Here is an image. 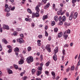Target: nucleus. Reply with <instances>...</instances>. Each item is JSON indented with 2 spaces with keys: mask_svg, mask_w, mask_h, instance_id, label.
Here are the masks:
<instances>
[{
  "mask_svg": "<svg viewBox=\"0 0 80 80\" xmlns=\"http://www.w3.org/2000/svg\"><path fill=\"white\" fill-rule=\"evenodd\" d=\"M20 29L19 28H17L16 29L17 31H20Z\"/></svg>",
  "mask_w": 80,
  "mask_h": 80,
  "instance_id": "nucleus-59",
  "label": "nucleus"
},
{
  "mask_svg": "<svg viewBox=\"0 0 80 80\" xmlns=\"http://www.w3.org/2000/svg\"><path fill=\"white\" fill-rule=\"evenodd\" d=\"M27 78V76H24L23 78H22V80H26Z\"/></svg>",
  "mask_w": 80,
  "mask_h": 80,
  "instance_id": "nucleus-29",
  "label": "nucleus"
},
{
  "mask_svg": "<svg viewBox=\"0 0 80 80\" xmlns=\"http://www.w3.org/2000/svg\"><path fill=\"white\" fill-rule=\"evenodd\" d=\"M47 18H48V16L47 15H44L42 19L45 20V19H47Z\"/></svg>",
  "mask_w": 80,
  "mask_h": 80,
  "instance_id": "nucleus-14",
  "label": "nucleus"
},
{
  "mask_svg": "<svg viewBox=\"0 0 80 80\" xmlns=\"http://www.w3.org/2000/svg\"><path fill=\"white\" fill-rule=\"evenodd\" d=\"M38 13V12H37L35 13V17H38L40 16V15Z\"/></svg>",
  "mask_w": 80,
  "mask_h": 80,
  "instance_id": "nucleus-26",
  "label": "nucleus"
},
{
  "mask_svg": "<svg viewBox=\"0 0 80 80\" xmlns=\"http://www.w3.org/2000/svg\"><path fill=\"white\" fill-rule=\"evenodd\" d=\"M48 0H42V1L45 4L47 3V1H48Z\"/></svg>",
  "mask_w": 80,
  "mask_h": 80,
  "instance_id": "nucleus-42",
  "label": "nucleus"
},
{
  "mask_svg": "<svg viewBox=\"0 0 80 80\" xmlns=\"http://www.w3.org/2000/svg\"><path fill=\"white\" fill-rule=\"evenodd\" d=\"M70 23L69 22V23H67V22H65L64 23V25L66 26H69V25H70Z\"/></svg>",
  "mask_w": 80,
  "mask_h": 80,
  "instance_id": "nucleus-20",
  "label": "nucleus"
},
{
  "mask_svg": "<svg viewBox=\"0 0 80 80\" xmlns=\"http://www.w3.org/2000/svg\"><path fill=\"white\" fill-rule=\"evenodd\" d=\"M70 70V68H68L66 70V72H68Z\"/></svg>",
  "mask_w": 80,
  "mask_h": 80,
  "instance_id": "nucleus-41",
  "label": "nucleus"
},
{
  "mask_svg": "<svg viewBox=\"0 0 80 80\" xmlns=\"http://www.w3.org/2000/svg\"><path fill=\"white\" fill-rule=\"evenodd\" d=\"M79 65H80V60H79V62H78V66H79Z\"/></svg>",
  "mask_w": 80,
  "mask_h": 80,
  "instance_id": "nucleus-61",
  "label": "nucleus"
},
{
  "mask_svg": "<svg viewBox=\"0 0 80 80\" xmlns=\"http://www.w3.org/2000/svg\"><path fill=\"white\" fill-rule=\"evenodd\" d=\"M62 18L61 16H60L59 18V21H61L62 20Z\"/></svg>",
  "mask_w": 80,
  "mask_h": 80,
  "instance_id": "nucleus-50",
  "label": "nucleus"
},
{
  "mask_svg": "<svg viewBox=\"0 0 80 80\" xmlns=\"http://www.w3.org/2000/svg\"><path fill=\"white\" fill-rule=\"evenodd\" d=\"M74 12V11L72 12L71 15L69 17V20L70 21H71L73 18V15Z\"/></svg>",
  "mask_w": 80,
  "mask_h": 80,
  "instance_id": "nucleus-6",
  "label": "nucleus"
},
{
  "mask_svg": "<svg viewBox=\"0 0 80 80\" xmlns=\"http://www.w3.org/2000/svg\"><path fill=\"white\" fill-rule=\"evenodd\" d=\"M17 32H15L13 33V34L14 35H17Z\"/></svg>",
  "mask_w": 80,
  "mask_h": 80,
  "instance_id": "nucleus-63",
  "label": "nucleus"
},
{
  "mask_svg": "<svg viewBox=\"0 0 80 80\" xmlns=\"http://www.w3.org/2000/svg\"><path fill=\"white\" fill-rule=\"evenodd\" d=\"M25 71H24L23 72H22L20 74V76L22 77V76H23V75H24V74H25Z\"/></svg>",
  "mask_w": 80,
  "mask_h": 80,
  "instance_id": "nucleus-31",
  "label": "nucleus"
},
{
  "mask_svg": "<svg viewBox=\"0 0 80 80\" xmlns=\"http://www.w3.org/2000/svg\"><path fill=\"white\" fill-rule=\"evenodd\" d=\"M28 52H30V51H31V50H32V48H31V47L30 46H29L28 48Z\"/></svg>",
  "mask_w": 80,
  "mask_h": 80,
  "instance_id": "nucleus-25",
  "label": "nucleus"
},
{
  "mask_svg": "<svg viewBox=\"0 0 80 80\" xmlns=\"http://www.w3.org/2000/svg\"><path fill=\"white\" fill-rule=\"evenodd\" d=\"M5 8H6L4 10L5 12H8L10 11V8L8 7V5L7 4H6L5 5Z\"/></svg>",
  "mask_w": 80,
  "mask_h": 80,
  "instance_id": "nucleus-3",
  "label": "nucleus"
},
{
  "mask_svg": "<svg viewBox=\"0 0 80 80\" xmlns=\"http://www.w3.org/2000/svg\"><path fill=\"white\" fill-rule=\"evenodd\" d=\"M13 66L14 67H15V69H16L17 70V69L18 68V66L16 64H14Z\"/></svg>",
  "mask_w": 80,
  "mask_h": 80,
  "instance_id": "nucleus-24",
  "label": "nucleus"
},
{
  "mask_svg": "<svg viewBox=\"0 0 80 80\" xmlns=\"http://www.w3.org/2000/svg\"><path fill=\"white\" fill-rule=\"evenodd\" d=\"M45 48L47 50L48 52H50L51 50H50V45H47L45 47Z\"/></svg>",
  "mask_w": 80,
  "mask_h": 80,
  "instance_id": "nucleus-7",
  "label": "nucleus"
},
{
  "mask_svg": "<svg viewBox=\"0 0 80 80\" xmlns=\"http://www.w3.org/2000/svg\"><path fill=\"white\" fill-rule=\"evenodd\" d=\"M54 51L55 53H57L58 51V47H56V48L54 49Z\"/></svg>",
  "mask_w": 80,
  "mask_h": 80,
  "instance_id": "nucleus-15",
  "label": "nucleus"
},
{
  "mask_svg": "<svg viewBox=\"0 0 80 80\" xmlns=\"http://www.w3.org/2000/svg\"><path fill=\"white\" fill-rule=\"evenodd\" d=\"M66 15L67 17H69V13L68 12H66Z\"/></svg>",
  "mask_w": 80,
  "mask_h": 80,
  "instance_id": "nucleus-47",
  "label": "nucleus"
},
{
  "mask_svg": "<svg viewBox=\"0 0 80 80\" xmlns=\"http://www.w3.org/2000/svg\"><path fill=\"white\" fill-rule=\"evenodd\" d=\"M54 20L56 21V22H57L58 21V18L57 16H56L54 17Z\"/></svg>",
  "mask_w": 80,
  "mask_h": 80,
  "instance_id": "nucleus-16",
  "label": "nucleus"
},
{
  "mask_svg": "<svg viewBox=\"0 0 80 80\" xmlns=\"http://www.w3.org/2000/svg\"><path fill=\"white\" fill-rule=\"evenodd\" d=\"M58 28H54V31L55 32H58Z\"/></svg>",
  "mask_w": 80,
  "mask_h": 80,
  "instance_id": "nucleus-36",
  "label": "nucleus"
},
{
  "mask_svg": "<svg viewBox=\"0 0 80 80\" xmlns=\"http://www.w3.org/2000/svg\"><path fill=\"white\" fill-rule=\"evenodd\" d=\"M45 36H46V37H47L48 36V33H47V31H45Z\"/></svg>",
  "mask_w": 80,
  "mask_h": 80,
  "instance_id": "nucleus-45",
  "label": "nucleus"
},
{
  "mask_svg": "<svg viewBox=\"0 0 80 80\" xmlns=\"http://www.w3.org/2000/svg\"><path fill=\"white\" fill-rule=\"evenodd\" d=\"M42 35H39L38 36V37L39 38H42Z\"/></svg>",
  "mask_w": 80,
  "mask_h": 80,
  "instance_id": "nucleus-43",
  "label": "nucleus"
},
{
  "mask_svg": "<svg viewBox=\"0 0 80 80\" xmlns=\"http://www.w3.org/2000/svg\"><path fill=\"white\" fill-rule=\"evenodd\" d=\"M55 25V22L53 21L51 23V25L52 26H53Z\"/></svg>",
  "mask_w": 80,
  "mask_h": 80,
  "instance_id": "nucleus-27",
  "label": "nucleus"
},
{
  "mask_svg": "<svg viewBox=\"0 0 80 80\" xmlns=\"http://www.w3.org/2000/svg\"><path fill=\"white\" fill-rule=\"evenodd\" d=\"M70 32H71V31L70 29H68L65 31L63 34L64 37H65V40H66L67 38H68V34L67 33L70 34Z\"/></svg>",
  "mask_w": 80,
  "mask_h": 80,
  "instance_id": "nucleus-1",
  "label": "nucleus"
},
{
  "mask_svg": "<svg viewBox=\"0 0 80 80\" xmlns=\"http://www.w3.org/2000/svg\"><path fill=\"white\" fill-rule=\"evenodd\" d=\"M52 74L53 75L52 79H55V73L54 72H52Z\"/></svg>",
  "mask_w": 80,
  "mask_h": 80,
  "instance_id": "nucleus-12",
  "label": "nucleus"
},
{
  "mask_svg": "<svg viewBox=\"0 0 80 80\" xmlns=\"http://www.w3.org/2000/svg\"><path fill=\"white\" fill-rule=\"evenodd\" d=\"M20 36L21 37V38H23L24 37L23 34H21L20 35Z\"/></svg>",
  "mask_w": 80,
  "mask_h": 80,
  "instance_id": "nucleus-48",
  "label": "nucleus"
},
{
  "mask_svg": "<svg viewBox=\"0 0 80 80\" xmlns=\"http://www.w3.org/2000/svg\"><path fill=\"white\" fill-rule=\"evenodd\" d=\"M68 47V45L67 44H65L64 46V48H65V47Z\"/></svg>",
  "mask_w": 80,
  "mask_h": 80,
  "instance_id": "nucleus-46",
  "label": "nucleus"
},
{
  "mask_svg": "<svg viewBox=\"0 0 80 80\" xmlns=\"http://www.w3.org/2000/svg\"><path fill=\"white\" fill-rule=\"evenodd\" d=\"M77 16H78V13H77V12H75L73 15V18H74V19H75L76 18H77Z\"/></svg>",
  "mask_w": 80,
  "mask_h": 80,
  "instance_id": "nucleus-8",
  "label": "nucleus"
},
{
  "mask_svg": "<svg viewBox=\"0 0 80 80\" xmlns=\"http://www.w3.org/2000/svg\"><path fill=\"white\" fill-rule=\"evenodd\" d=\"M35 72H36V70L34 68L32 69L31 70L32 73V75H34L35 73Z\"/></svg>",
  "mask_w": 80,
  "mask_h": 80,
  "instance_id": "nucleus-11",
  "label": "nucleus"
},
{
  "mask_svg": "<svg viewBox=\"0 0 80 80\" xmlns=\"http://www.w3.org/2000/svg\"><path fill=\"white\" fill-rule=\"evenodd\" d=\"M45 74H46L47 75H48V74L49 73V72H48V71H46L45 72Z\"/></svg>",
  "mask_w": 80,
  "mask_h": 80,
  "instance_id": "nucleus-49",
  "label": "nucleus"
},
{
  "mask_svg": "<svg viewBox=\"0 0 80 80\" xmlns=\"http://www.w3.org/2000/svg\"><path fill=\"white\" fill-rule=\"evenodd\" d=\"M24 43V41L23 40L22 38H20V43Z\"/></svg>",
  "mask_w": 80,
  "mask_h": 80,
  "instance_id": "nucleus-34",
  "label": "nucleus"
},
{
  "mask_svg": "<svg viewBox=\"0 0 80 80\" xmlns=\"http://www.w3.org/2000/svg\"><path fill=\"white\" fill-rule=\"evenodd\" d=\"M62 53L63 55H65V50H63L62 51Z\"/></svg>",
  "mask_w": 80,
  "mask_h": 80,
  "instance_id": "nucleus-33",
  "label": "nucleus"
},
{
  "mask_svg": "<svg viewBox=\"0 0 80 80\" xmlns=\"http://www.w3.org/2000/svg\"><path fill=\"white\" fill-rule=\"evenodd\" d=\"M41 6V4L39 3V5H37V7H36L35 9L37 11V12L38 13H39V11H40V9H39V7H40Z\"/></svg>",
  "mask_w": 80,
  "mask_h": 80,
  "instance_id": "nucleus-4",
  "label": "nucleus"
},
{
  "mask_svg": "<svg viewBox=\"0 0 80 80\" xmlns=\"http://www.w3.org/2000/svg\"><path fill=\"white\" fill-rule=\"evenodd\" d=\"M8 72L9 74H12L13 73V72L11 70L8 71Z\"/></svg>",
  "mask_w": 80,
  "mask_h": 80,
  "instance_id": "nucleus-28",
  "label": "nucleus"
},
{
  "mask_svg": "<svg viewBox=\"0 0 80 80\" xmlns=\"http://www.w3.org/2000/svg\"><path fill=\"white\" fill-rule=\"evenodd\" d=\"M32 27H35V23H32Z\"/></svg>",
  "mask_w": 80,
  "mask_h": 80,
  "instance_id": "nucleus-52",
  "label": "nucleus"
},
{
  "mask_svg": "<svg viewBox=\"0 0 80 80\" xmlns=\"http://www.w3.org/2000/svg\"><path fill=\"white\" fill-rule=\"evenodd\" d=\"M26 61L28 63H30L33 61V58L32 56L28 57L26 59Z\"/></svg>",
  "mask_w": 80,
  "mask_h": 80,
  "instance_id": "nucleus-2",
  "label": "nucleus"
},
{
  "mask_svg": "<svg viewBox=\"0 0 80 80\" xmlns=\"http://www.w3.org/2000/svg\"><path fill=\"white\" fill-rule=\"evenodd\" d=\"M38 69L39 70H40V71H41L42 72V68L41 67H39L38 68Z\"/></svg>",
  "mask_w": 80,
  "mask_h": 80,
  "instance_id": "nucleus-30",
  "label": "nucleus"
},
{
  "mask_svg": "<svg viewBox=\"0 0 80 80\" xmlns=\"http://www.w3.org/2000/svg\"><path fill=\"white\" fill-rule=\"evenodd\" d=\"M76 2H77V0H72V3L73 4H74V3H76Z\"/></svg>",
  "mask_w": 80,
  "mask_h": 80,
  "instance_id": "nucleus-38",
  "label": "nucleus"
},
{
  "mask_svg": "<svg viewBox=\"0 0 80 80\" xmlns=\"http://www.w3.org/2000/svg\"><path fill=\"white\" fill-rule=\"evenodd\" d=\"M35 16V13L33 12L32 13V18H34Z\"/></svg>",
  "mask_w": 80,
  "mask_h": 80,
  "instance_id": "nucleus-37",
  "label": "nucleus"
},
{
  "mask_svg": "<svg viewBox=\"0 0 80 80\" xmlns=\"http://www.w3.org/2000/svg\"><path fill=\"white\" fill-rule=\"evenodd\" d=\"M62 34L63 33H62V32H60L58 34V38H61L62 37Z\"/></svg>",
  "mask_w": 80,
  "mask_h": 80,
  "instance_id": "nucleus-10",
  "label": "nucleus"
},
{
  "mask_svg": "<svg viewBox=\"0 0 80 80\" xmlns=\"http://www.w3.org/2000/svg\"><path fill=\"white\" fill-rule=\"evenodd\" d=\"M62 20L63 22H65L66 20V18L65 16H63L62 18Z\"/></svg>",
  "mask_w": 80,
  "mask_h": 80,
  "instance_id": "nucleus-23",
  "label": "nucleus"
},
{
  "mask_svg": "<svg viewBox=\"0 0 80 80\" xmlns=\"http://www.w3.org/2000/svg\"><path fill=\"white\" fill-rule=\"evenodd\" d=\"M2 47L1 44H0V51H2Z\"/></svg>",
  "mask_w": 80,
  "mask_h": 80,
  "instance_id": "nucleus-51",
  "label": "nucleus"
},
{
  "mask_svg": "<svg viewBox=\"0 0 80 80\" xmlns=\"http://www.w3.org/2000/svg\"><path fill=\"white\" fill-rule=\"evenodd\" d=\"M59 12L61 13H62V8H60Z\"/></svg>",
  "mask_w": 80,
  "mask_h": 80,
  "instance_id": "nucleus-55",
  "label": "nucleus"
},
{
  "mask_svg": "<svg viewBox=\"0 0 80 80\" xmlns=\"http://www.w3.org/2000/svg\"><path fill=\"white\" fill-rule=\"evenodd\" d=\"M21 59H20V64L22 65V64H23V63H24V58L23 57V56L22 55H21Z\"/></svg>",
  "mask_w": 80,
  "mask_h": 80,
  "instance_id": "nucleus-5",
  "label": "nucleus"
},
{
  "mask_svg": "<svg viewBox=\"0 0 80 80\" xmlns=\"http://www.w3.org/2000/svg\"><path fill=\"white\" fill-rule=\"evenodd\" d=\"M75 70V66H72L71 68V71H73Z\"/></svg>",
  "mask_w": 80,
  "mask_h": 80,
  "instance_id": "nucleus-22",
  "label": "nucleus"
},
{
  "mask_svg": "<svg viewBox=\"0 0 80 80\" xmlns=\"http://www.w3.org/2000/svg\"><path fill=\"white\" fill-rule=\"evenodd\" d=\"M3 28H4L5 29H6V30H9V29H10L9 27H8V25H3Z\"/></svg>",
  "mask_w": 80,
  "mask_h": 80,
  "instance_id": "nucleus-9",
  "label": "nucleus"
},
{
  "mask_svg": "<svg viewBox=\"0 0 80 80\" xmlns=\"http://www.w3.org/2000/svg\"><path fill=\"white\" fill-rule=\"evenodd\" d=\"M9 1L10 2H14V0H9Z\"/></svg>",
  "mask_w": 80,
  "mask_h": 80,
  "instance_id": "nucleus-62",
  "label": "nucleus"
},
{
  "mask_svg": "<svg viewBox=\"0 0 80 80\" xmlns=\"http://www.w3.org/2000/svg\"><path fill=\"white\" fill-rule=\"evenodd\" d=\"M49 65H50V62H47V63L46 64V66L47 67H48Z\"/></svg>",
  "mask_w": 80,
  "mask_h": 80,
  "instance_id": "nucleus-39",
  "label": "nucleus"
},
{
  "mask_svg": "<svg viewBox=\"0 0 80 80\" xmlns=\"http://www.w3.org/2000/svg\"><path fill=\"white\" fill-rule=\"evenodd\" d=\"M15 6H13L11 9V10H12V11H13L14 10H15Z\"/></svg>",
  "mask_w": 80,
  "mask_h": 80,
  "instance_id": "nucleus-35",
  "label": "nucleus"
},
{
  "mask_svg": "<svg viewBox=\"0 0 80 80\" xmlns=\"http://www.w3.org/2000/svg\"><path fill=\"white\" fill-rule=\"evenodd\" d=\"M10 15V13H7V14L6 16L7 17H8V16H9Z\"/></svg>",
  "mask_w": 80,
  "mask_h": 80,
  "instance_id": "nucleus-60",
  "label": "nucleus"
},
{
  "mask_svg": "<svg viewBox=\"0 0 80 80\" xmlns=\"http://www.w3.org/2000/svg\"><path fill=\"white\" fill-rule=\"evenodd\" d=\"M2 42H3V43H5V44H7V41H6L5 39H4L2 40Z\"/></svg>",
  "mask_w": 80,
  "mask_h": 80,
  "instance_id": "nucleus-21",
  "label": "nucleus"
},
{
  "mask_svg": "<svg viewBox=\"0 0 80 80\" xmlns=\"http://www.w3.org/2000/svg\"><path fill=\"white\" fill-rule=\"evenodd\" d=\"M14 52H18L20 51L19 48H15L14 49Z\"/></svg>",
  "mask_w": 80,
  "mask_h": 80,
  "instance_id": "nucleus-18",
  "label": "nucleus"
},
{
  "mask_svg": "<svg viewBox=\"0 0 80 80\" xmlns=\"http://www.w3.org/2000/svg\"><path fill=\"white\" fill-rule=\"evenodd\" d=\"M12 49H10L8 51V52L9 53H11L12 52Z\"/></svg>",
  "mask_w": 80,
  "mask_h": 80,
  "instance_id": "nucleus-44",
  "label": "nucleus"
},
{
  "mask_svg": "<svg viewBox=\"0 0 80 80\" xmlns=\"http://www.w3.org/2000/svg\"><path fill=\"white\" fill-rule=\"evenodd\" d=\"M59 24L60 25H62L63 24V22H62V21H61V22H60L59 23Z\"/></svg>",
  "mask_w": 80,
  "mask_h": 80,
  "instance_id": "nucleus-56",
  "label": "nucleus"
},
{
  "mask_svg": "<svg viewBox=\"0 0 80 80\" xmlns=\"http://www.w3.org/2000/svg\"><path fill=\"white\" fill-rule=\"evenodd\" d=\"M49 6H50V2H48L47 4L45 6L44 8L46 9L47 8L49 7Z\"/></svg>",
  "mask_w": 80,
  "mask_h": 80,
  "instance_id": "nucleus-17",
  "label": "nucleus"
},
{
  "mask_svg": "<svg viewBox=\"0 0 80 80\" xmlns=\"http://www.w3.org/2000/svg\"><path fill=\"white\" fill-rule=\"evenodd\" d=\"M48 28V26L47 25H46L45 27V30H47V29Z\"/></svg>",
  "mask_w": 80,
  "mask_h": 80,
  "instance_id": "nucleus-54",
  "label": "nucleus"
},
{
  "mask_svg": "<svg viewBox=\"0 0 80 80\" xmlns=\"http://www.w3.org/2000/svg\"><path fill=\"white\" fill-rule=\"evenodd\" d=\"M28 12H29V13H32V11L30 10V9L29 8H28Z\"/></svg>",
  "mask_w": 80,
  "mask_h": 80,
  "instance_id": "nucleus-32",
  "label": "nucleus"
},
{
  "mask_svg": "<svg viewBox=\"0 0 80 80\" xmlns=\"http://www.w3.org/2000/svg\"><path fill=\"white\" fill-rule=\"evenodd\" d=\"M53 59L56 61L57 60V55H56V54H55L53 57Z\"/></svg>",
  "mask_w": 80,
  "mask_h": 80,
  "instance_id": "nucleus-19",
  "label": "nucleus"
},
{
  "mask_svg": "<svg viewBox=\"0 0 80 80\" xmlns=\"http://www.w3.org/2000/svg\"><path fill=\"white\" fill-rule=\"evenodd\" d=\"M17 42H19V43H20V38L17 39Z\"/></svg>",
  "mask_w": 80,
  "mask_h": 80,
  "instance_id": "nucleus-40",
  "label": "nucleus"
},
{
  "mask_svg": "<svg viewBox=\"0 0 80 80\" xmlns=\"http://www.w3.org/2000/svg\"><path fill=\"white\" fill-rule=\"evenodd\" d=\"M40 58H41V60H42V59H43V56L42 55H41L40 56Z\"/></svg>",
  "mask_w": 80,
  "mask_h": 80,
  "instance_id": "nucleus-58",
  "label": "nucleus"
},
{
  "mask_svg": "<svg viewBox=\"0 0 80 80\" xmlns=\"http://www.w3.org/2000/svg\"><path fill=\"white\" fill-rule=\"evenodd\" d=\"M36 80H41V79L40 78H37L36 79Z\"/></svg>",
  "mask_w": 80,
  "mask_h": 80,
  "instance_id": "nucleus-64",
  "label": "nucleus"
},
{
  "mask_svg": "<svg viewBox=\"0 0 80 80\" xmlns=\"http://www.w3.org/2000/svg\"><path fill=\"white\" fill-rule=\"evenodd\" d=\"M41 73H42V71H38L36 73V75L37 76H39Z\"/></svg>",
  "mask_w": 80,
  "mask_h": 80,
  "instance_id": "nucleus-13",
  "label": "nucleus"
},
{
  "mask_svg": "<svg viewBox=\"0 0 80 80\" xmlns=\"http://www.w3.org/2000/svg\"><path fill=\"white\" fill-rule=\"evenodd\" d=\"M7 47L8 48H12V46H11L10 45L7 46Z\"/></svg>",
  "mask_w": 80,
  "mask_h": 80,
  "instance_id": "nucleus-57",
  "label": "nucleus"
},
{
  "mask_svg": "<svg viewBox=\"0 0 80 80\" xmlns=\"http://www.w3.org/2000/svg\"><path fill=\"white\" fill-rule=\"evenodd\" d=\"M40 42H41V40H38L37 41L38 43H40Z\"/></svg>",
  "mask_w": 80,
  "mask_h": 80,
  "instance_id": "nucleus-53",
  "label": "nucleus"
}]
</instances>
